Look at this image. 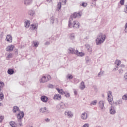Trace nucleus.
<instances>
[{"instance_id":"nucleus-1","label":"nucleus","mask_w":127,"mask_h":127,"mask_svg":"<svg viewBox=\"0 0 127 127\" xmlns=\"http://www.w3.org/2000/svg\"><path fill=\"white\" fill-rule=\"evenodd\" d=\"M81 16V15L80 13L76 12L74 13L72 15H71L68 22V27L71 28L73 27L74 28H78L80 26V24L79 23V22H78L77 21H74L72 26L71 21L73 20V18H76V17H79Z\"/></svg>"},{"instance_id":"nucleus-2","label":"nucleus","mask_w":127,"mask_h":127,"mask_svg":"<svg viewBox=\"0 0 127 127\" xmlns=\"http://www.w3.org/2000/svg\"><path fill=\"white\" fill-rule=\"evenodd\" d=\"M106 39V35L102 33L99 34L96 40V45H99L103 43Z\"/></svg>"},{"instance_id":"nucleus-3","label":"nucleus","mask_w":127,"mask_h":127,"mask_svg":"<svg viewBox=\"0 0 127 127\" xmlns=\"http://www.w3.org/2000/svg\"><path fill=\"white\" fill-rule=\"evenodd\" d=\"M68 106V105L67 103H64L63 102H61V103L58 105L57 108L59 111L62 112L66 108H67Z\"/></svg>"},{"instance_id":"nucleus-4","label":"nucleus","mask_w":127,"mask_h":127,"mask_svg":"<svg viewBox=\"0 0 127 127\" xmlns=\"http://www.w3.org/2000/svg\"><path fill=\"white\" fill-rule=\"evenodd\" d=\"M24 117V113L23 112V111H22L21 113L20 112L17 115V118L18 119V121L19 122V125L20 127L22 126V123L21 122H22L21 120H22Z\"/></svg>"},{"instance_id":"nucleus-5","label":"nucleus","mask_w":127,"mask_h":127,"mask_svg":"<svg viewBox=\"0 0 127 127\" xmlns=\"http://www.w3.org/2000/svg\"><path fill=\"white\" fill-rule=\"evenodd\" d=\"M52 77L50 75L43 76L40 80L41 83H44L47 82L48 81L51 80Z\"/></svg>"},{"instance_id":"nucleus-6","label":"nucleus","mask_w":127,"mask_h":127,"mask_svg":"<svg viewBox=\"0 0 127 127\" xmlns=\"http://www.w3.org/2000/svg\"><path fill=\"white\" fill-rule=\"evenodd\" d=\"M66 3V0H60V2L58 4V8L60 10L62 6V3L65 4Z\"/></svg>"},{"instance_id":"nucleus-7","label":"nucleus","mask_w":127,"mask_h":127,"mask_svg":"<svg viewBox=\"0 0 127 127\" xmlns=\"http://www.w3.org/2000/svg\"><path fill=\"white\" fill-rule=\"evenodd\" d=\"M14 49V46L12 45H10L8 47H7V48H6V51L7 52H12Z\"/></svg>"},{"instance_id":"nucleus-8","label":"nucleus","mask_w":127,"mask_h":127,"mask_svg":"<svg viewBox=\"0 0 127 127\" xmlns=\"http://www.w3.org/2000/svg\"><path fill=\"white\" fill-rule=\"evenodd\" d=\"M40 112L43 113H45L46 114H48L49 113V110H48L47 109V108H46V107L45 108H41L40 109Z\"/></svg>"},{"instance_id":"nucleus-9","label":"nucleus","mask_w":127,"mask_h":127,"mask_svg":"<svg viewBox=\"0 0 127 127\" xmlns=\"http://www.w3.org/2000/svg\"><path fill=\"white\" fill-rule=\"evenodd\" d=\"M64 115L67 116L68 118H72L73 117V114L70 111H66L64 112Z\"/></svg>"},{"instance_id":"nucleus-10","label":"nucleus","mask_w":127,"mask_h":127,"mask_svg":"<svg viewBox=\"0 0 127 127\" xmlns=\"http://www.w3.org/2000/svg\"><path fill=\"white\" fill-rule=\"evenodd\" d=\"M6 41L8 42L9 43H12V37L11 35H7L6 36V38L5 39Z\"/></svg>"},{"instance_id":"nucleus-11","label":"nucleus","mask_w":127,"mask_h":127,"mask_svg":"<svg viewBox=\"0 0 127 127\" xmlns=\"http://www.w3.org/2000/svg\"><path fill=\"white\" fill-rule=\"evenodd\" d=\"M110 113L112 115H114L116 113V110L115 109V106L112 105L111 109H110Z\"/></svg>"},{"instance_id":"nucleus-12","label":"nucleus","mask_w":127,"mask_h":127,"mask_svg":"<svg viewBox=\"0 0 127 127\" xmlns=\"http://www.w3.org/2000/svg\"><path fill=\"white\" fill-rule=\"evenodd\" d=\"M68 52L70 54H75V55H76V51L74 49L72 48H69L68 49Z\"/></svg>"},{"instance_id":"nucleus-13","label":"nucleus","mask_w":127,"mask_h":127,"mask_svg":"<svg viewBox=\"0 0 127 127\" xmlns=\"http://www.w3.org/2000/svg\"><path fill=\"white\" fill-rule=\"evenodd\" d=\"M41 100L44 103H46L48 101V97L44 95L42 96L41 97Z\"/></svg>"},{"instance_id":"nucleus-14","label":"nucleus","mask_w":127,"mask_h":127,"mask_svg":"<svg viewBox=\"0 0 127 127\" xmlns=\"http://www.w3.org/2000/svg\"><path fill=\"white\" fill-rule=\"evenodd\" d=\"M61 98L62 97L60 94H55L53 97V99L55 100H60Z\"/></svg>"},{"instance_id":"nucleus-15","label":"nucleus","mask_w":127,"mask_h":127,"mask_svg":"<svg viewBox=\"0 0 127 127\" xmlns=\"http://www.w3.org/2000/svg\"><path fill=\"white\" fill-rule=\"evenodd\" d=\"M105 101H100L99 102V107L101 109H103L104 108V104H105Z\"/></svg>"},{"instance_id":"nucleus-16","label":"nucleus","mask_w":127,"mask_h":127,"mask_svg":"<svg viewBox=\"0 0 127 127\" xmlns=\"http://www.w3.org/2000/svg\"><path fill=\"white\" fill-rule=\"evenodd\" d=\"M81 118L84 120H86L87 118V114L85 112L82 113L81 114Z\"/></svg>"},{"instance_id":"nucleus-17","label":"nucleus","mask_w":127,"mask_h":127,"mask_svg":"<svg viewBox=\"0 0 127 127\" xmlns=\"http://www.w3.org/2000/svg\"><path fill=\"white\" fill-rule=\"evenodd\" d=\"M12 111L14 113H16L17 111H19V113H21V111L19 110V108H18L17 106H14L13 107Z\"/></svg>"},{"instance_id":"nucleus-18","label":"nucleus","mask_w":127,"mask_h":127,"mask_svg":"<svg viewBox=\"0 0 127 127\" xmlns=\"http://www.w3.org/2000/svg\"><path fill=\"white\" fill-rule=\"evenodd\" d=\"M24 4L25 5H28L31 4V2H32V0H24Z\"/></svg>"},{"instance_id":"nucleus-19","label":"nucleus","mask_w":127,"mask_h":127,"mask_svg":"<svg viewBox=\"0 0 127 127\" xmlns=\"http://www.w3.org/2000/svg\"><path fill=\"white\" fill-rule=\"evenodd\" d=\"M76 55H77L78 57H83L84 55V54L82 52H78L77 50H76Z\"/></svg>"},{"instance_id":"nucleus-20","label":"nucleus","mask_w":127,"mask_h":127,"mask_svg":"<svg viewBox=\"0 0 127 127\" xmlns=\"http://www.w3.org/2000/svg\"><path fill=\"white\" fill-rule=\"evenodd\" d=\"M85 87L84 82L82 81L80 84V88L81 90H83Z\"/></svg>"},{"instance_id":"nucleus-21","label":"nucleus","mask_w":127,"mask_h":127,"mask_svg":"<svg viewBox=\"0 0 127 127\" xmlns=\"http://www.w3.org/2000/svg\"><path fill=\"white\" fill-rule=\"evenodd\" d=\"M7 73L9 75H12L14 73V71L12 69H9L7 70Z\"/></svg>"},{"instance_id":"nucleus-22","label":"nucleus","mask_w":127,"mask_h":127,"mask_svg":"<svg viewBox=\"0 0 127 127\" xmlns=\"http://www.w3.org/2000/svg\"><path fill=\"white\" fill-rule=\"evenodd\" d=\"M13 57V55L12 54V53H10L8 54L6 58V60H8L7 59H11V58H12Z\"/></svg>"},{"instance_id":"nucleus-23","label":"nucleus","mask_w":127,"mask_h":127,"mask_svg":"<svg viewBox=\"0 0 127 127\" xmlns=\"http://www.w3.org/2000/svg\"><path fill=\"white\" fill-rule=\"evenodd\" d=\"M58 92L61 95H63L64 93V92L63 89H60L59 88H56Z\"/></svg>"},{"instance_id":"nucleus-24","label":"nucleus","mask_w":127,"mask_h":127,"mask_svg":"<svg viewBox=\"0 0 127 127\" xmlns=\"http://www.w3.org/2000/svg\"><path fill=\"white\" fill-rule=\"evenodd\" d=\"M38 26V25L37 24H32L31 25L32 29V30L37 29Z\"/></svg>"},{"instance_id":"nucleus-25","label":"nucleus","mask_w":127,"mask_h":127,"mask_svg":"<svg viewBox=\"0 0 127 127\" xmlns=\"http://www.w3.org/2000/svg\"><path fill=\"white\" fill-rule=\"evenodd\" d=\"M34 14H35V11L32 10L29 11V15H30V16H33L34 15Z\"/></svg>"},{"instance_id":"nucleus-26","label":"nucleus","mask_w":127,"mask_h":127,"mask_svg":"<svg viewBox=\"0 0 127 127\" xmlns=\"http://www.w3.org/2000/svg\"><path fill=\"white\" fill-rule=\"evenodd\" d=\"M4 98V94L2 92L0 93V101L3 100Z\"/></svg>"},{"instance_id":"nucleus-27","label":"nucleus","mask_w":127,"mask_h":127,"mask_svg":"<svg viewBox=\"0 0 127 127\" xmlns=\"http://www.w3.org/2000/svg\"><path fill=\"white\" fill-rule=\"evenodd\" d=\"M69 38L72 40H73L74 39H75V36H74V34L72 33V34H70V36H69Z\"/></svg>"},{"instance_id":"nucleus-28","label":"nucleus","mask_w":127,"mask_h":127,"mask_svg":"<svg viewBox=\"0 0 127 127\" xmlns=\"http://www.w3.org/2000/svg\"><path fill=\"white\" fill-rule=\"evenodd\" d=\"M9 124L11 127H15V123L13 121L10 122Z\"/></svg>"},{"instance_id":"nucleus-29","label":"nucleus","mask_w":127,"mask_h":127,"mask_svg":"<svg viewBox=\"0 0 127 127\" xmlns=\"http://www.w3.org/2000/svg\"><path fill=\"white\" fill-rule=\"evenodd\" d=\"M33 43L34 44V47L37 48V47H38V45H39V43H38V42H33Z\"/></svg>"},{"instance_id":"nucleus-30","label":"nucleus","mask_w":127,"mask_h":127,"mask_svg":"<svg viewBox=\"0 0 127 127\" xmlns=\"http://www.w3.org/2000/svg\"><path fill=\"white\" fill-rule=\"evenodd\" d=\"M121 64V61H119L118 60H117L116 61L115 64H116L117 65V66H119Z\"/></svg>"},{"instance_id":"nucleus-31","label":"nucleus","mask_w":127,"mask_h":127,"mask_svg":"<svg viewBox=\"0 0 127 127\" xmlns=\"http://www.w3.org/2000/svg\"><path fill=\"white\" fill-rule=\"evenodd\" d=\"M97 103V100H95V101H92V102L90 104V105L92 106V105H96V104Z\"/></svg>"},{"instance_id":"nucleus-32","label":"nucleus","mask_w":127,"mask_h":127,"mask_svg":"<svg viewBox=\"0 0 127 127\" xmlns=\"http://www.w3.org/2000/svg\"><path fill=\"white\" fill-rule=\"evenodd\" d=\"M29 22L28 21V22H25V26L26 27V28H28L29 27Z\"/></svg>"},{"instance_id":"nucleus-33","label":"nucleus","mask_w":127,"mask_h":127,"mask_svg":"<svg viewBox=\"0 0 127 127\" xmlns=\"http://www.w3.org/2000/svg\"><path fill=\"white\" fill-rule=\"evenodd\" d=\"M66 78H67V79H69L70 80V79H72L73 76H72V75L68 74V75H67V76H66Z\"/></svg>"},{"instance_id":"nucleus-34","label":"nucleus","mask_w":127,"mask_h":127,"mask_svg":"<svg viewBox=\"0 0 127 127\" xmlns=\"http://www.w3.org/2000/svg\"><path fill=\"white\" fill-rule=\"evenodd\" d=\"M54 21H55V19H54V17H51V18H50V22H51V23H52V24H54Z\"/></svg>"},{"instance_id":"nucleus-35","label":"nucleus","mask_w":127,"mask_h":127,"mask_svg":"<svg viewBox=\"0 0 127 127\" xmlns=\"http://www.w3.org/2000/svg\"><path fill=\"white\" fill-rule=\"evenodd\" d=\"M104 73L103 71H101L98 74V77H101V76L103 75V74Z\"/></svg>"},{"instance_id":"nucleus-36","label":"nucleus","mask_w":127,"mask_h":127,"mask_svg":"<svg viewBox=\"0 0 127 127\" xmlns=\"http://www.w3.org/2000/svg\"><path fill=\"white\" fill-rule=\"evenodd\" d=\"M108 100L110 104L112 105L111 102H112L113 99L111 98V96H109V97H108Z\"/></svg>"},{"instance_id":"nucleus-37","label":"nucleus","mask_w":127,"mask_h":127,"mask_svg":"<svg viewBox=\"0 0 127 127\" xmlns=\"http://www.w3.org/2000/svg\"><path fill=\"white\" fill-rule=\"evenodd\" d=\"M87 5L86 3L82 2L81 4H80V6H83V7H86Z\"/></svg>"},{"instance_id":"nucleus-38","label":"nucleus","mask_w":127,"mask_h":127,"mask_svg":"<svg viewBox=\"0 0 127 127\" xmlns=\"http://www.w3.org/2000/svg\"><path fill=\"white\" fill-rule=\"evenodd\" d=\"M0 87H3L4 86V83L3 82H1V80H0Z\"/></svg>"},{"instance_id":"nucleus-39","label":"nucleus","mask_w":127,"mask_h":127,"mask_svg":"<svg viewBox=\"0 0 127 127\" xmlns=\"http://www.w3.org/2000/svg\"><path fill=\"white\" fill-rule=\"evenodd\" d=\"M64 94L65 95V96L66 97L68 98V97L70 96V94H69V93H68L64 92Z\"/></svg>"},{"instance_id":"nucleus-40","label":"nucleus","mask_w":127,"mask_h":127,"mask_svg":"<svg viewBox=\"0 0 127 127\" xmlns=\"http://www.w3.org/2000/svg\"><path fill=\"white\" fill-rule=\"evenodd\" d=\"M90 60L89 59V58L88 57H86V63L87 64H89L90 63Z\"/></svg>"},{"instance_id":"nucleus-41","label":"nucleus","mask_w":127,"mask_h":127,"mask_svg":"<svg viewBox=\"0 0 127 127\" xmlns=\"http://www.w3.org/2000/svg\"><path fill=\"white\" fill-rule=\"evenodd\" d=\"M122 99L124 100H127V95H125L123 96Z\"/></svg>"},{"instance_id":"nucleus-42","label":"nucleus","mask_w":127,"mask_h":127,"mask_svg":"<svg viewBox=\"0 0 127 127\" xmlns=\"http://www.w3.org/2000/svg\"><path fill=\"white\" fill-rule=\"evenodd\" d=\"M119 73H120V74H122L123 73V72H124L123 69L120 68V69L119 70Z\"/></svg>"},{"instance_id":"nucleus-43","label":"nucleus","mask_w":127,"mask_h":127,"mask_svg":"<svg viewBox=\"0 0 127 127\" xmlns=\"http://www.w3.org/2000/svg\"><path fill=\"white\" fill-rule=\"evenodd\" d=\"M87 50L89 52H92V49L91 48L89 47V45H87Z\"/></svg>"},{"instance_id":"nucleus-44","label":"nucleus","mask_w":127,"mask_h":127,"mask_svg":"<svg viewBox=\"0 0 127 127\" xmlns=\"http://www.w3.org/2000/svg\"><path fill=\"white\" fill-rule=\"evenodd\" d=\"M87 50L89 52H92V49L91 48L89 47V45H87Z\"/></svg>"},{"instance_id":"nucleus-45","label":"nucleus","mask_w":127,"mask_h":127,"mask_svg":"<svg viewBox=\"0 0 127 127\" xmlns=\"http://www.w3.org/2000/svg\"><path fill=\"white\" fill-rule=\"evenodd\" d=\"M122 103H123V101H122V99H120V100H119L118 101V104L119 105L122 104Z\"/></svg>"},{"instance_id":"nucleus-46","label":"nucleus","mask_w":127,"mask_h":127,"mask_svg":"<svg viewBox=\"0 0 127 127\" xmlns=\"http://www.w3.org/2000/svg\"><path fill=\"white\" fill-rule=\"evenodd\" d=\"M119 67L120 69H123L125 67V65L124 64H121L120 66H119Z\"/></svg>"},{"instance_id":"nucleus-47","label":"nucleus","mask_w":127,"mask_h":127,"mask_svg":"<svg viewBox=\"0 0 127 127\" xmlns=\"http://www.w3.org/2000/svg\"><path fill=\"white\" fill-rule=\"evenodd\" d=\"M4 119L3 116H0V123L2 122V120Z\"/></svg>"},{"instance_id":"nucleus-48","label":"nucleus","mask_w":127,"mask_h":127,"mask_svg":"<svg viewBox=\"0 0 127 127\" xmlns=\"http://www.w3.org/2000/svg\"><path fill=\"white\" fill-rule=\"evenodd\" d=\"M110 95H112V92L110 91H109L108 92V97H109V96H110Z\"/></svg>"},{"instance_id":"nucleus-49","label":"nucleus","mask_w":127,"mask_h":127,"mask_svg":"<svg viewBox=\"0 0 127 127\" xmlns=\"http://www.w3.org/2000/svg\"><path fill=\"white\" fill-rule=\"evenodd\" d=\"M125 0H121L120 3L121 5H124Z\"/></svg>"},{"instance_id":"nucleus-50","label":"nucleus","mask_w":127,"mask_h":127,"mask_svg":"<svg viewBox=\"0 0 127 127\" xmlns=\"http://www.w3.org/2000/svg\"><path fill=\"white\" fill-rule=\"evenodd\" d=\"M124 78L126 81H127V72L124 75Z\"/></svg>"},{"instance_id":"nucleus-51","label":"nucleus","mask_w":127,"mask_h":127,"mask_svg":"<svg viewBox=\"0 0 127 127\" xmlns=\"http://www.w3.org/2000/svg\"><path fill=\"white\" fill-rule=\"evenodd\" d=\"M125 31L126 32V33H127V23H126V25H125Z\"/></svg>"},{"instance_id":"nucleus-52","label":"nucleus","mask_w":127,"mask_h":127,"mask_svg":"<svg viewBox=\"0 0 127 127\" xmlns=\"http://www.w3.org/2000/svg\"><path fill=\"white\" fill-rule=\"evenodd\" d=\"M82 127H89V124H85L84 125L82 126Z\"/></svg>"},{"instance_id":"nucleus-53","label":"nucleus","mask_w":127,"mask_h":127,"mask_svg":"<svg viewBox=\"0 0 127 127\" xmlns=\"http://www.w3.org/2000/svg\"><path fill=\"white\" fill-rule=\"evenodd\" d=\"M118 69V67L117 66L115 68H114L113 70V71H115Z\"/></svg>"},{"instance_id":"nucleus-54","label":"nucleus","mask_w":127,"mask_h":127,"mask_svg":"<svg viewBox=\"0 0 127 127\" xmlns=\"http://www.w3.org/2000/svg\"><path fill=\"white\" fill-rule=\"evenodd\" d=\"M50 44V42H46L45 44V45H49Z\"/></svg>"},{"instance_id":"nucleus-55","label":"nucleus","mask_w":127,"mask_h":127,"mask_svg":"<svg viewBox=\"0 0 127 127\" xmlns=\"http://www.w3.org/2000/svg\"><path fill=\"white\" fill-rule=\"evenodd\" d=\"M49 87V88H53V85H52V84H50Z\"/></svg>"},{"instance_id":"nucleus-56","label":"nucleus","mask_w":127,"mask_h":127,"mask_svg":"<svg viewBox=\"0 0 127 127\" xmlns=\"http://www.w3.org/2000/svg\"><path fill=\"white\" fill-rule=\"evenodd\" d=\"M74 94L77 95V92L76 90H75V91H74Z\"/></svg>"},{"instance_id":"nucleus-57","label":"nucleus","mask_w":127,"mask_h":127,"mask_svg":"<svg viewBox=\"0 0 127 127\" xmlns=\"http://www.w3.org/2000/svg\"><path fill=\"white\" fill-rule=\"evenodd\" d=\"M114 106H115V107L116 106H117V102H116L115 103H114Z\"/></svg>"},{"instance_id":"nucleus-58","label":"nucleus","mask_w":127,"mask_h":127,"mask_svg":"<svg viewBox=\"0 0 127 127\" xmlns=\"http://www.w3.org/2000/svg\"><path fill=\"white\" fill-rule=\"evenodd\" d=\"M20 84L22 85H24V83H23L22 82H20Z\"/></svg>"},{"instance_id":"nucleus-59","label":"nucleus","mask_w":127,"mask_h":127,"mask_svg":"<svg viewBox=\"0 0 127 127\" xmlns=\"http://www.w3.org/2000/svg\"><path fill=\"white\" fill-rule=\"evenodd\" d=\"M126 9L127 10H125V12L127 13V5H126Z\"/></svg>"},{"instance_id":"nucleus-60","label":"nucleus","mask_w":127,"mask_h":127,"mask_svg":"<svg viewBox=\"0 0 127 127\" xmlns=\"http://www.w3.org/2000/svg\"><path fill=\"white\" fill-rule=\"evenodd\" d=\"M45 121H46V122H49V121H50L49 119H46Z\"/></svg>"},{"instance_id":"nucleus-61","label":"nucleus","mask_w":127,"mask_h":127,"mask_svg":"<svg viewBox=\"0 0 127 127\" xmlns=\"http://www.w3.org/2000/svg\"><path fill=\"white\" fill-rule=\"evenodd\" d=\"M2 88H3V87H1V86H0V91L2 90Z\"/></svg>"},{"instance_id":"nucleus-62","label":"nucleus","mask_w":127,"mask_h":127,"mask_svg":"<svg viewBox=\"0 0 127 127\" xmlns=\"http://www.w3.org/2000/svg\"><path fill=\"white\" fill-rule=\"evenodd\" d=\"M3 106V104L2 103H0V106Z\"/></svg>"},{"instance_id":"nucleus-63","label":"nucleus","mask_w":127,"mask_h":127,"mask_svg":"<svg viewBox=\"0 0 127 127\" xmlns=\"http://www.w3.org/2000/svg\"><path fill=\"white\" fill-rule=\"evenodd\" d=\"M102 96L104 97V95H102Z\"/></svg>"},{"instance_id":"nucleus-64","label":"nucleus","mask_w":127,"mask_h":127,"mask_svg":"<svg viewBox=\"0 0 127 127\" xmlns=\"http://www.w3.org/2000/svg\"><path fill=\"white\" fill-rule=\"evenodd\" d=\"M101 127L100 126H98V127Z\"/></svg>"}]
</instances>
